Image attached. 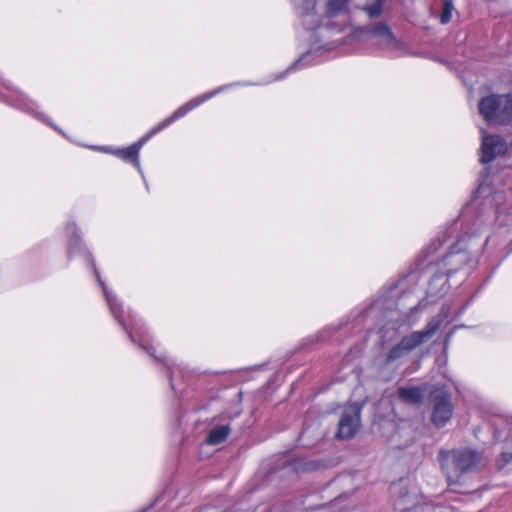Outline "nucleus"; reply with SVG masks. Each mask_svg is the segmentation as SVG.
I'll return each instance as SVG.
<instances>
[{"label": "nucleus", "mask_w": 512, "mask_h": 512, "mask_svg": "<svg viewBox=\"0 0 512 512\" xmlns=\"http://www.w3.org/2000/svg\"><path fill=\"white\" fill-rule=\"evenodd\" d=\"M480 175L474 199L480 201V215L464 230L444 254L439 253L442 242L433 241L424 252L423 264L435 266L451 278L462 273L465 279L477 265L482 248L495 238L512 243V207L506 204L503 190L492 187L493 179L486 172Z\"/></svg>", "instance_id": "obj_1"}, {"label": "nucleus", "mask_w": 512, "mask_h": 512, "mask_svg": "<svg viewBox=\"0 0 512 512\" xmlns=\"http://www.w3.org/2000/svg\"><path fill=\"white\" fill-rule=\"evenodd\" d=\"M65 232L68 236V257L73 258L79 256L85 262L91 264L95 277L99 285L102 287L110 313L116 322L126 331L133 343H138V345L142 347L143 350H145L150 356L165 365L170 387L174 392H176L177 390L175 381L178 376H183L182 365L174 359H168L162 354H156V348L150 344L147 336L144 334V332L141 331V325L139 323L140 321L136 318V315L132 314L131 312H126L116 294L107 288L105 282L101 279L100 274L96 268L92 253L83 243L76 222L72 220L68 221L65 225Z\"/></svg>", "instance_id": "obj_2"}, {"label": "nucleus", "mask_w": 512, "mask_h": 512, "mask_svg": "<svg viewBox=\"0 0 512 512\" xmlns=\"http://www.w3.org/2000/svg\"><path fill=\"white\" fill-rule=\"evenodd\" d=\"M293 3L302 17L303 26L307 30L313 31L311 34V47L287 67L286 70L257 85H266L282 80L292 72L314 65L317 63L315 57L320 52L333 50L338 45V40L330 41L329 39L332 31H342V25L336 22L331 23L329 20L323 23L324 19L320 22L319 17L314 13L316 0H293Z\"/></svg>", "instance_id": "obj_3"}, {"label": "nucleus", "mask_w": 512, "mask_h": 512, "mask_svg": "<svg viewBox=\"0 0 512 512\" xmlns=\"http://www.w3.org/2000/svg\"><path fill=\"white\" fill-rule=\"evenodd\" d=\"M438 460L450 487L457 483L461 474L476 472L486 465L483 454L470 448L441 450Z\"/></svg>", "instance_id": "obj_4"}, {"label": "nucleus", "mask_w": 512, "mask_h": 512, "mask_svg": "<svg viewBox=\"0 0 512 512\" xmlns=\"http://www.w3.org/2000/svg\"><path fill=\"white\" fill-rule=\"evenodd\" d=\"M443 322L441 315L432 317L426 327L420 331H414L404 336L401 341L393 346L386 354L385 364L398 367L401 361L409 355L410 352L430 340L440 328Z\"/></svg>", "instance_id": "obj_5"}, {"label": "nucleus", "mask_w": 512, "mask_h": 512, "mask_svg": "<svg viewBox=\"0 0 512 512\" xmlns=\"http://www.w3.org/2000/svg\"><path fill=\"white\" fill-rule=\"evenodd\" d=\"M248 85H252V84L247 83V82H234L231 84L222 85L212 91L206 92L204 94H201V95L187 101L186 103L181 105L179 108H177L170 116H168L167 118H165L164 120L159 122L155 127H153L147 134H145L143 137H141L138 141L134 142L133 146L140 153V150L142 149L143 145L149 139H151L154 135H156L163 129L170 126L172 123H174L178 119L184 117L186 114H188L193 109L202 105L203 103L210 100L214 96L228 90L229 88L237 87V86H248Z\"/></svg>", "instance_id": "obj_6"}, {"label": "nucleus", "mask_w": 512, "mask_h": 512, "mask_svg": "<svg viewBox=\"0 0 512 512\" xmlns=\"http://www.w3.org/2000/svg\"><path fill=\"white\" fill-rule=\"evenodd\" d=\"M479 114L489 125H502L512 121V94H491L478 103Z\"/></svg>", "instance_id": "obj_7"}, {"label": "nucleus", "mask_w": 512, "mask_h": 512, "mask_svg": "<svg viewBox=\"0 0 512 512\" xmlns=\"http://www.w3.org/2000/svg\"><path fill=\"white\" fill-rule=\"evenodd\" d=\"M0 100L6 102L7 104L15 107L18 110H21L33 116L35 119L49 125L50 127L62 133V131L50 121L49 117L46 114L39 111L38 104L34 100L29 98L12 82L3 81L0 83Z\"/></svg>", "instance_id": "obj_8"}, {"label": "nucleus", "mask_w": 512, "mask_h": 512, "mask_svg": "<svg viewBox=\"0 0 512 512\" xmlns=\"http://www.w3.org/2000/svg\"><path fill=\"white\" fill-rule=\"evenodd\" d=\"M358 36L388 50H396L400 46L391 29L384 23H372L361 28Z\"/></svg>", "instance_id": "obj_9"}, {"label": "nucleus", "mask_w": 512, "mask_h": 512, "mask_svg": "<svg viewBox=\"0 0 512 512\" xmlns=\"http://www.w3.org/2000/svg\"><path fill=\"white\" fill-rule=\"evenodd\" d=\"M432 402V423L437 428H443L447 425L453 416L454 407L451 401V395L444 389H436L431 395Z\"/></svg>", "instance_id": "obj_10"}, {"label": "nucleus", "mask_w": 512, "mask_h": 512, "mask_svg": "<svg viewBox=\"0 0 512 512\" xmlns=\"http://www.w3.org/2000/svg\"><path fill=\"white\" fill-rule=\"evenodd\" d=\"M363 404L353 403L345 407L338 423L337 438L350 439L360 427V415Z\"/></svg>", "instance_id": "obj_11"}, {"label": "nucleus", "mask_w": 512, "mask_h": 512, "mask_svg": "<svg viewBox=\"0 0 512 512\" xmlns=\"http://www.w3.org/2000/svg\"><path fill=\"white\" fill-rule=\"evenodd\" d=\"M402 297H399V285H391L382 295H380L367 309V315L375 314L376 312H392L394 309H405L399 301Z\"/></svg>", "instance_id": "obj_12"}, {"label": "nucleus", "mask_w": 512, "mask_h": 512, "mask_svg": "<svg viewBox=\"0 0 512 512\" xmlns=\"http://www.w3.org/2000/svg\"><path fill=\"white\" fill-rule=\"evenodd\" d=\"M507 151V142L499 135H486L482 130L480 161L483 164L492 162L496 157Z\"/></svg>", "instance_id": "obj_13"}, {"label": "nucleus", "mask_w": 512, "mask_h": 512, "mask_svg": "<svg viewBox=\"0 0 512 512\" xmlns=\"http://www.w3.org/2000/svg\"><path fill=\"white\" fill-rule=\"evenodd\" d=\"M427 266L432 271V275L427 288V297L430 299V301L434 302L443 297L449 291L450 285L448 282L450 278L435 266L433 268L428 264Z\"/></svg>", "instance_id": "obj_14"}, {"label": "nucleus", "mask_w": 512, "mask_h": 512, "mask_svg": "<svg viewBox=\"0 0 512 512\" xmlns=\"http://www.w3.org/2000/svg\"><path fill=\"white\" fill-rule=\"evenodd\" d=\"M90 148L95 151H101L104 153L114 155L127 163L133 164V166L137 169L141 177H143V170L139 160V152L133 146V144L126 148H112L99 146H90Z\"/></svg>", "instance_id": "obj_15"}, {"label": "nucleus", "mask_w": 512, "mask_h": 512, "mask_svg": "<svg viewBox=\"0 0 512 512\" xmlns=\"http://www.w3.org/2000/svg\"><path fill=\"white\" fill-rule=\"evenodd\" d=\"M396 508L402 512H443L441 507H432L430 505L416 504V501L407 493L402 494L396 500Z\"/></svg>", "instance_id": "obj_16"}, {"label": "nucleus", "mask_w": 512, "mask_h": 512, "mask_svg": "<svg viewBox=\"0 0 512 512\" xmlns=\"http://www.w3.org/2000/svg\"><path fill=\"white\" fill-rule=\"evenodd\" d=\"M349 0H327L324 8L326 19L339 17L348 11Z\"/></svg>", "instance_id": "obj_17"}, {"label": "nucleus", "mask_w": 512, "mask_h": 512, "mask_svg": "<svg viewBox=\"0 0 512 512\" xmlns=\"http://www.w3.org/2000/svg\"><path fill=\"white\" fill-rule=\"evenodd\" d=\"M398 397L408 404H419L423 400V391L419 387H401L398 389Z\"/></svg>", "instance_id": "obj_18"}, {"label": "nucleus", "mask_w": 512, "mask_h": 512, "mask_svg": "<svg viewBox=\"0 0 512 512\" xmlns=\"http://www.w3.org/2000/svg\"><path fill=\"white\" fill-rule=\"evenodd\" d=\"M230 432L231 428L229 425L216 426L208 432L205 442L208 445L221 444L226 440Z\"/></svg>", "instance_id": "obj_19"}, {"label": "nucleus", "mask_w": 512, "mask_h": 512, "mask_svg": "<svg viewBox=\"0 0 512 512\" xmlns=\"http://www.w3.org/2000/svg\"><path fill=\"white\" fill-rule=\"evenodd\" d=\"M363 10L370 18H376L382 13V0H373L372 3H367Z\"/></svg>", "instance_id": "obj_20"}, {"label": "nucleus", "mask_w": 512, "mask_h": 512, "mask_svg": "<svg viewBox=\"0 0 512 512\" xmlns=\"http://www.w3.org/2000/svg\"><path fill=\"white\" fill-rule=\"evenodd\" d=\"M454 11V5L452 0H444L443 9L440 14V22L441 24H447L450 22L452 18V13Z\"/></svg>", "instance_id": "obj_21"}, {"label": "nucleus", "mask_w": 512, "mask_h": 512, "mask_svg": "<svg viewBox=\"0 0 512 512\" xmlns=\"http://www.w3.org/2000/svg\"><path fill=\"white\" fill-rule=\"evenodd\" d=\"M502 461L504 464H508L512 461V453L511 452H503L502 453Z\"/></svg>", "instance_id": "obj_22"}, {"label": "nucleus", "mask_w": 512, "mask_h": 512, "mask_svg": "<svg viewBox=\"0 0 512 512\" xmlns=\"http://www.w3.org/2000/svg\"><path fill=\"white\" fill-rule=\"evenodd\" d=\"M417 306H418V303H414L413 305H411L410 307L407 308V310H409L410 312L414 311L417 309Z\"/></svg>", "instance_id": "obj_23"}, {"label": "nucleus", "mask_w": 512, "mask_h": 512, "mask_svg": "<svg viewBox=\"0 0 512 512\" xmlns=\"http://www.w3.org/2000/svg\"><path fill=\"white\" fill-rule=\"evenodd\" d=\"M142 179H143V181H144V184H145L146 189H147V190H149V185H148V183H147V181H146V179H145V176H144V175H143Z\"/></svg>", "instance_id": "obj_24"}]
</instances>
